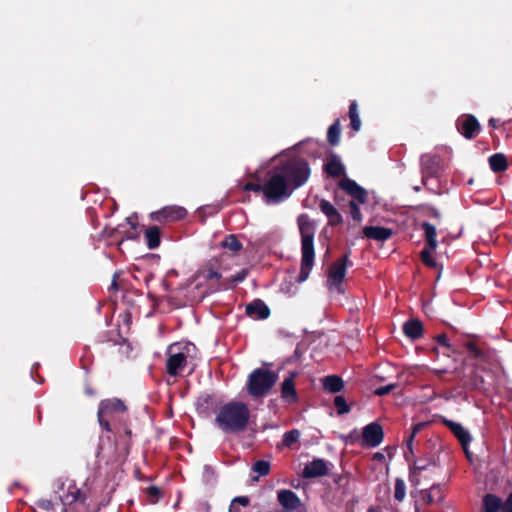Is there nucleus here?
<instances>
[{
	"label": "nucleus",
	"mask_w": 512,
	"mask_h": 512,
	"mask_svg": "<svg viewBox=\"0 0 512 512\" xmlns=\"http://www.w3.org/2000/svg\"><path fill=\"white\" fill-rule=\"evenodd\" d=\"M465 346L470 356L477 359L479 363H486L489 360L490 354L479 349L473 342H468Z\"/></svg>",
	"instance_id": "393cba45"
},
{
	"label": "nucleus",
	"mask_w": 512,
	"mask_h": 512,
	"mask_svg": "<svg viewBox=\"0 0 512 512\" xmlns=\"http://www.w3.org/2000/svg\"><path fill=\"white\" fill-rule=\"evenodd\" d=\"M296 373H293L290 377L286 378L281 385L282 398L290 403L297 401V392L294 385V378Z\"/></svg>",
	"instance_id": "f3484780"
},
{
	"label": "nucleus",
	"mask_w": 512,
	"mask_h": 512,
	"mask_svg": "<svg viewBox=\"0 0 512 512\" xmlns=\"http://www.w3.org/2000/svg\"><path fill=\"white\" fill-rule=\"evenodd\" d=\"M277 500L287 512L294 511L301 505L300 498L291 490L278 491Z\"/></svg>",
	"instance_id": "ddd939ff"
},
{
	"label": "nucleus",
	"mask_w": 512,
	"mask_h": 512,
	"mask_svg": "<svg viewBox=\"0 0 512 512\" xmlns=\"http://www.w3.org/2000/svg\"><path fill=\"white\" fill-rule=\"evenodd\" d=\"M250 411L242 402H229L221 406L217 412L215 422L226 433L239 432L248 424Z\"/></svg>",
	"instance_id": "f03ea898"
},
{
	"label": "nucleus",
	"mask_w": 512,
	"mask_h": 512,
	"mask_svg": "<svg viewBox=\"0 0 512 512\" xmlns=\"http://www.w3.org/2000/svg\"><path fill=\"white\" fill-rule=\"evenodd\" d=\"M445 424L450 428L464 447L471 441L469 432L461 424L453 421H445Z\"/></svg>",
	"instance_id": "aec40b11"
},
{
	"label": "nucleus",
	"mask_w": 512,
	"mask_h": 512,
	"mask_svg": "<svg viewBox=\"0 0 512 512\" xmlns=\"http://www.w3.org/2000/svg\"><path fill=\"white\" fill-rule=\"evenodd\" d=\"M436 340L439 344L445 346V347H449V343H448V340L446 338V336L444 334H440L436 337Z\"/></svg>",
	"instance_id": "de8ad7c7"
},
{
	"label": "nucleus",
	"mask_w": 512,
	"mask_h": 512,
	"mask_svg": "<svg viewBox=\"0 0 512 512\" xmlns=\"http://www.w3.org/2000/svg\"><path fill=\"white\" fill-rule=\"evenodd\" d=\"M234 501H235V502L240 503V504H241V505H243V506H246V505H248V503H249V500H248V498H247V497H236V498L234 499Z\"/></svg>",
	"instance_id": "8fccbe9b"
},
{
	"label": "nucleus",
	"mask_w": 512,
	"mask_h": 512,
	"mask_svg": "<svg viewBox=\"0 0 512 512\" xmlns=\"http://www.w3.org/2000/svg\"><path fill=\"white\" fill-rule=\"evenodd\" d=\"M421 427H422V424H417V425L414 426L413 433H412V435L410 436V438L408 440V447H409V449H411V444H412V441H413V438H414L415 434L421 429Z\"/></svg>",
	"instance_id": "49530a36"
},
{
	"label": "nucleus",
	"mask_w": 512,
	"mask_h": 512,
	"mask_svg": "<svg viewBox=\"0 0 512 512\" xmlns=\"http://www.w3.org/2000/svg\"><path fill=\"white\" fill-rule=\"evenodd\" d=\"M147 493L151 498L157 499L160 496V490L157 487L151 486L147 489Z\"/></svg>",
	"instance_id": "a18cd8bd"
},
{
	"label": "nucleus",
	"mask_w": 512,
	"mask_h": 512,
	"mask_svg": "<svg viewBox=\"0 0 512 512\" xmlns=\"http://www.w3.org/2000/svg\"><path fill=\"white\" fill-rule=\"evenodd\" d=\"M326 462L322 459H315L308 463L303 470V477L314 478L323 476L327 473Z\"/></svg>",
	"instance_id": "4468645a"
},
{
	"label": "nucleus",
	"mask_w": 512,
	"mask_h": 512,
	"mask_svg": "<svg viewBox=\"0 0 512 512\" xmlns=\"http://www.w3.org/2000/svg\"><path fill=\"white\" fill-rule=\"evenodd\" d=\"M37 505L44 509V510H53L54 509V504L51 500H48V499H40L37 501Z\"/></svg>",
	"instance_id": "a19ab883"
},
{
	"label": "nucleus",
	"mask_w": 512,
	"mask_h": 512,
	"mask_svg": "<svg viewBox=\"0 0 512 512\" xmlns=\"http://www.w3.org/2000/svg\"><path fill=\"white\" fill-rule=\"evenodd\" d=\"M244 189L246 191H263V186L259 185V184H255V183H247L245 186H244Z\"/></svg>",
	"instance_id": "c03bdc74"
},
{
	"label": "nucleus",
	"mask_w": 512,
	"mask_h": 512,
	"mask_svg": "<svg viewBox=\"0 0 512 512\" xmlns=\"http://www.w3.org/2000/svg\"><path fill=\"white\" fill-rule=\"evenodd\" d=\"M187 214L185 208L181 206H166L159 211L152 212L150 217L154 221L170 222L183 219Z\"/></svg>",
	"instance_id": "1a4fd4ad"
},
{
	"label": "nucleus",
	"mask_w": 512,
	"mask_h": 512,
	"mask_svg": "<svg viewBox=\"0 0 512 512\" xmlns=\"http://www.w3.org/2000/svg\"><path fill=\"white\" fill-rule=\"evenodd\" d=\"M246 313L254 319H266L270 310L264 302L256 300L246 306Z\"/></svg>",
	"instance_id": "dca6fc26"
},
{
	"label": "nucleus",
	"mask_w": 512,
	"mask_h": 512,
	"mask_svg": "<svg viewBox=\"0 0 512 512\" xmlns=\"http://www.w3.org/2000/svg\"><path fill=\"white\" fill-rule=\"evenodd\" d=\"M195 346L189 342H176L166 350V371L170 376H176L187 366L188 359L193 357Z\"/></svg>",
	"instance_id": "20e7f679"
},
{
	"label": "nucleus",
	"mask_w": 512,
	"mask_h": 512,
	"mask_svg": "<svg viewBox=\"0 0 512 512\" xmlns=\"http://www.w3.org/2000/svg\"><path fill=\"white\" fill-rule=\"evenodd\" d=\"M349 207H350V216L352 217V219L356 222H361L362 214H361L360 208L357 205V203L355 201H351L349 204Z\"/></svg>",
	"instance_id": "4c0bfd02"
},
{
	"label": "nucleus",
	"mask_w": 512,
	"mask_h": 512,
	"mask_svg": "<svg viewBox=\"0 0 512 512\" xmlns=\"http://www.w3.org/2000/svg\"><path fill=\"white\" fill-rule=\"evenodd\" d=\"M310 175L308 164L292 160L274 169L268 181L263 185L265 197L278 202L290 196L292 191L303 185Z\"/></svg>",
	"instance_id": "f257e3e1"
},
{
	"label": "nucleus",
	"mask_w": 512,
	"mask_h": 512,
	"mask_svg": "<svg viewBox=\"0 0 512 512\" xmlns=\"http://www.w3.org/2000/svg\"><path fill=\"white\" fill-rule=\"evenodd\" d=\"M422 493V499L428 503L438 502L442 499V493L439 486H432L429 490H424Z\"/></svg>",
	"instance_id": "cd10ccee"
},
{
	"label": "nucleus",
	"mask_w": 512,
	"mask_h": 512,
	"mask_svg": "<svg viewBox=\"0 0 512 512\" xmlns=\"http://www.w3.org/2000/svg\"><path fill=\"white\" fill-rule=\"evenodd\" d=\"M363 233L365 237L378 241H385L392 235L391 229L378 226H367L364 228Z\"/></svg>",
	"instance_id": "a211bd4d"
},
{
	"label": "nucleus",
	"mask_w": 512,
	"mask_h": 512,
	"mask_svg": "<svg viewBox=\"0 0 512 512\" xmlns=\"http://www.w3.org/2000/svg\"><path fill=\"white\" fill-rule=\"evenodd\" d=\"M201 275L202 277L205 279V280H219L220 277H221V274L215 270H213L212 268H206L204 269L202 272H201Z\"/></svg>",
	"instance_id": "58836bf2"
},
{
	"label": "nucleus",
	"mask_w": 512,
	"mask_h": 512,
	"mask_svg": "<svg viewBox=\"0 0 512 512\" xmlns=\"http://www.w3.org/2000/svg\"><path fill=\"white\" fill-rule=\"evenodd\" d=\"M319 209L326 215L330 225L335 226L342 222L341 214L329 201L322 199L319 204Z\"/></svg>",
	"instance_id": "2eb2a0df"
},
{
	"label": "nucleus",
	"mask_w": 512,
	"mask_h": 512,
	"mask_svg": "<svg viewBox=\"0 0 512 512\" xmlns=\"http://www.w3.org/2000/svg\"><path fill=\"white\" fill-rule=\"evenodd\" d=\"M298 226L301 234V270L299 282H304L309 277L314 264V234L315 224L311 219L301 214L298 217Z\"/></svg>",
	"instance_id": "7ed1b4c3"
},
{
	"label": "nucleus",
	"mask_w": 512,
	"mask_h": 512,
	"mask_svg": "<svg viewBox=\"0 0 512 512\" xmlns=\"http://www.w3.org/2000/svg\"><path fill=\"white\" fill-rule=\"evenodd\" d=\"M397 387L396 384H388L386 386H383V387H379L377 388L374 393L377 395V396H383V395H386L388 393H390L392 390H394L395 388Z\"/></svg>",
	"instance_id": "ea45409f"
},
{
	"label": "nucleus",
	"mask_w": 512,
	"mask_h": 512,
	"mask_svg": "<svg viewBox=\"0 0 512 512\" xmlns=\"http://www.w3.org/2000/svg\"><path fill=\"white\" fill-rule=\"evenodd\" d=\"M433 251L434 250H431L429 247H426L421 251V260L428 267H436V262L432 258Z\"/></svg>",
	"instance_id": "c9c22d12"
},
{
	"label": "nucleus",
	"mask_w": 512,
	"mask_h": 512,
	"mask_svg": "<svg viewBox=\"0 0 512 512\" xmlns=\"http://www.w3.org/2000/svg\"><path fill=\"white\" fill-rule=\"evenodd\" d=\"M370 512H372V510H370Z\"/></svg>",
	"instance_id": "864d4df0"
},
{
	"label": "nucleus",
	"mask_w": 512,
	"mask_h": 512,
	"mask_svg": "<svg viewBox=\"0 0 512 512\" xmlns=\"http://www.w3.org/2000/svg\"><path fill=\"white\" fill-rule=\"evenodd\" d=\"M501 512H512V493L504 504L501 503Z\"/></svg>",
	"instance_id": "79ce46f5"
},
{
	"label": "nucleus",
	"mask_w": 512,
	"mask_h": 512,
	"mask_svg": "<svg viewBox=\"0 0 512 512\" xmlns=\"http://www.w3.org/2000/svg\"><path fill=\"white\" fill-rule=\"evenodd\" d=\"M438 165V158L429 154H425L421 157L422 169L430 174L435 172V167Z\"/></svg>",
	"instance_id": "c756f323"
},
{
	"label": "nucleus",
	"mask_w": 512,
	"mask_h": 512,
	"mask_svg": "<svg viewBox=\"0 0 512 512\" xmlns=\"http://www.w3.org/2000/svg\"><path fill=\"white\" fill-rule=\"evenodd\" d=\"M489 164L494 172H502L507 169L506 157L501 154H494L489 158Z\"/></svg>",
	"instance_id": "a878e982"
},
{
	"label": "nucleus",
	"mask_w": 512,
	"mask_h": 512,
	"mask_svg": "<svg viewBox=\"0 0 512 512\" xmlns=\"http://www.w3.org/2000/svg\"><path fill=\"white\" fill-rule=\"evenodd\" d=\"M403 330L407 337L411 339H416L421 337L423 332V326L422 323L418 320H410L404 324Z\"/></svg>",
	"instance_id": "412c9836"
},
{
	"label": "nucleus",
	"mask_w": 512,
	"mask_h": 512,
	"mask_svg": "<svg viewBox=\"0 0 512 512\" xmlns=\"http://www.w3.org/2000/svg\"><path fill=\"white\" fill-rule=\"evenodd\" d=\"M253 470L260 476H266L270 471V463L265 460H259L254 464Z\"/></svg>",
	"instance_id": "72a5a7b5"
},
{
	"label": "nucleus",
	"mask_w": 512,
	"mask_h": 512,
	"mask_svg": "<svg viewBox=\"0 0 512 512\" xmlns=\"http://www.w3.org/2000/svg\"><path fill=\"white\" fill-rule=\"evenodd\" d=\"M394 497L398 501H402L405 497V483L401 479L395 482Z\"/></svg>",
	"instance_id": "e433bc0d"
},
{
	"label": "nucleus",
	"mask_w": 512,
	"mask_h": 512,
	"mask_svg": "<svg viewBox=\"0 0 512 512\" xmlns=\"http://www.w3.org/2000/svg\"><path fill=\"white\" fill-rule=\"evenodd\" d=\"M145 239L149 249H155L160 245V230L152 226L145 231Z\"/></svg>",
	"instance_id": "5701e85b"
},
{
	"label": "nucleus",
	"mask_w": 512,
	"mask_h": 512,
	"mask_svg": "<svg viewBox=\"0 0 512 512\" xmlns=\"http://www.w3.org/2000/svg\"><path fill=\"white\" fill-rule=\"evenodd\" d=\"M278 380V374L267 368L254 369L248 376V394L257 399L266 396Z\"/></svg>",
	"instance_id": "39448f33"
},
{
	"label": "nucleus",
	"mask_w": 512,
	"mask_h": 512,
	"mask_svg": "<svg viewBox=\"0 0 512 512\" xmlns=\"http://www.w3.org/2000/svg\"><path fill=\"white\" fill-rule=\"evenodd\" d=\"M457 128L463 136L471 139L478 134L480 125L474 116L466 115L458 119Z\"/></svg>",
	"instance_id": "9b49d317"
},
{
	"label": "nucleus",
	"mask_w": 512,
	"mask_h": 512,
	"mask_svg": "<svg viewBox=\"0 0 512 512\" xmlns=\"http://www.w3.org/2000/svg\"><path fill=\"white\" fill-rule=\"evenodd\" d=\"M246 275H247V272L245 270H242L237 275L232 277L231 282L233 284L240 283V282H242L245 279Z\"/></svg>",
	"instance_id": "37998d69"
},
{
	"label": "nucleus",
	"mask_w": 512,
	"mask_h": 512,
	"mask_svg": "<svg viewBox=\"0 0 512 512\" xmlns=\"http://www.w3.org/2000/svg\"><path fill=\"white\" fill-rule=\"evenodd\" d=\"M334 405L339 415L346 414L350 411V407L343 396H336L334 399Z\"/></svg>",
	"instance_id": "473e14b6"
},
{
	"label": "nucleus",
	"mask_w": 512,
	"mask_h": 512,
	"mask_svg": "<svg viewBox=\"0 0 512 512\" xmlns=\"http://www.w3.org/2000/svg\"><path fill=\"white\" fill-rule=\"evenodd\" d=\"M483 506L485 512H498L501 510V499L492 494H488L484 497Z\"/></svg>",
	"instance_id": "bb28decb"
},
{
	"label": "nucleus",
	"mask_w": 512,
	"mask_h": 512,
	"mask_svg": "<svg viewBox=\"0 0 512 512\" xmlns=\"http://www.w3.org/2000/svg\"><path fill=\"white\" fill-rule=\"evenodd\" d=\"M349 117L351 120V127L354 131H359L361 127V121L358 114L357 103L353 101L349 107Z\"/></svg>",
	"instance_id": "7c9ffc66"
},
{
	"label": "nucleus",
	"mask_w": 512,
	"mask_h": 512,
	"mask_svg": "<svg viewBox=\"0 0 512 512\" xmlns=\"http://www.w3.org/2000/svg\"><path fill=\"white\" fill-rule=\"evenodd\" d=\"M325 171L332 177H339L344 173L345 167L340 158L332 155L325 163Z\"/></svg>",
	"instance_id": "6ab92c4d"
},
{
	"label": "nucleus",
	"mask_w": 512,
	"mask_h": 512,
	"mask_svg": "<svg viewBox=\"0 0 512 512\" xmlns=\"http://www.w3.org/2000/svg\"><path fill=\"white\" fill-rule=\"evenodd\" d=\"M431 463H424V462H415L414 463V469L415 470H424L426 469Z\"/></svg>",
	"instance_id": "09e8293b"
},
{
	"label": "nucleus",
	"mask_w": 512,
	"mask_h": 512,
	"mask_svg": "<svg viewBox=\"0 0 512 512\" xmlns=\"http://www.w3.org/2000/svg\"><path fill=\"white\" fill-rule=\"evenodd\" d=\"M340 123L339 121H336L334 124H332L327 133V138L330 144L337 145L340 140Z\"/></svg>",
	"instance_id": "2f4dec72"
},
{
	"label": "nucleus",
	"mask_w": 512,
	"mask_h": 512,
	"mask_svg": "<svg viewBox=\"0 0 512 512\" xmlns=\"http://www.w3.org/2000/svg\"><path fill=\"white\" fill-rule=\"evenodd\" d=\"M384 458H385V456L382 453H380V452H377V453L374 454V459H376V460L381 461Z\"/></svg>",
	"instance_id": "3c124183"
},
{
	"label": "nucleus",
	"mask_w": 512,
	"mask_h": 512,
	"mask_svg": "<svg viewBox=\"0 0 512 512\" xmlns=\"http://www.w3.org/2000/svg\"><path fill=\"white\" fill-rule=\"evenodd\" d=\"M348 261V256L344 255L331 266L327 280L330 291L339 294L344 292L342 284L346 275Z\"/></svg>",
	"instance_id": "6e6552de"
},
{
	"label": "nucleus",
	"mask_w": 512,
	"mask_h": 512,
	"mask_svg": "<svg viewBox=\"0 0 512 512\" xmlns=\"http://www.w3.org/2000/svg\"><path fill=\"white\" fill-rule=\"evenodd\" d=\"M323 386L327 391L336 393L342 390L344 383L340 377L330 375L324 378Z\"/></svg>",
	"instance_id": "4be33fe9"
},
{
	"label": "nucleus",
	"mask_w": 512,
	"mask_h": 512,
	"mask_svg": "<svg viewBox=\"0 0 512 512\" xmlns=\"http://www.w3.org/2000/svg\"><path fill=\"white\" fill-rule=\"evenodd\" d=\"M489 124H490V126H492V127H494V128H496V127H497V121H496L495 119H493V118H492V119H490Z\"/></svg>",
	"instance_id": "603ef678"
},
{
	"label": "nucleus",
	"mask_w": 512,
	"mask_h": 512,
	"mask_svg": "<svg viewBox=\"0 0 512 512\" xmlns=\"http://www.w3.org/2000/svg\"><path fill=\"white\" fill-rule=\"evenodd\" d=\"M126 411V406L119 399H107L100 403L98 410V421L101 427L107 431L110 430L109 420L114 416L123 414Z\"/></svg>",
	"instance_id": "0eeeda50"
},
{
	"label": "nucleus",
	"mask_w": 512,
	"mask_h": 512,
	"mask_svg": "<svg viewBox=\"0 0 512 512\" xmlns=\"http://www.w3.org/2000/svg\"><path fill=\"white\" fill-rule=\"evenodd\" d=\"M362 437L365 445L377 447L383 441V429L378 423L372 422L363 428Z\"/></svg>",
	"instance_id": "9d476101"
},
{
	"label": "nucleus",
	"mask_w": 512,
	"mask_h": 512,
	"mask_svg": "<svg viewBox=\"0 0 512 512\" xmlns=\"http://www.w3.org/2000/svg\"><path fill=\"white\" fill-rule=\"evenodd\" d=\"M61 490L66 492L60 495V500L63 505V512H95L96 508H92L86 503L85 498L82 497L80 489L73 483L62 484Z\"/></svg>",
	"instance_id": "423d86ee"
},
{
	"label": "nucleus",
	"mask_w": 512,
	"mask_h": 512,
	"mask_svg": "<svg viewBox=\"0 0 512 512\" xmlns=\"http://www.w3.org/2000/svg\"><path fill=\"white\" fill-rule=\"evenodd\" d=\"M300 433L298 430H291L284 434L283 436V444L287 447L296 443L299 440Z\"/></svg>",
	"instance_id": "f704fd0d"
},
{
	"label": "nucleus",
	"mask_w": 512,
	"mask_h": 512,
	"mask_svg": "<svg viewBox=\"0 0 512 512\" xmlns=\"http://www.w3.org/2000/svg\"><path fill=\"white\" fill-rule=\"evenodd\" d=\"M221 246L225 249L230 250L231 252L237 253L239 252L243 245L235 235H228L221 242Z\"/></svg>",
	"instance_id": "c85d7f7f"
},
{
	"label": "nucleus",
	"mask_w": 512,
	"mask_h": 512,
	"mask_svg": "<svg viewBox=\"0 0 512 512\" xmlns=\"http://www.w3.org/2000/svg\"><path fill=\"white\" fill-rule=\"evenodd\" d=\"M422 227L424 229L427 247H429L431 250H435L437 247L436 228L427 222H424Z\"/></svg>",
	"instance_id": "b1692460"
},
{
	"label": "nucleus",
	"mask_w": 512,
	"mask_h": 512,
	"mask_svg": "<svg viewBox=\"0 0 512 512\" xmlns=\"http://www.w3.org/2000/svg\"><path fill=\"white\" fill-rule=\"evenodd\" d=\"M339 187L351 195L359 203H365L367 201V192L364 188L359 186L354 180L344 177Z\"/></svg>",
	"instance_id": "f8f14e48"
}]
</instances>
